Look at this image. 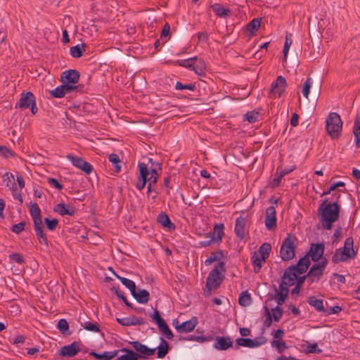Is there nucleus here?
I'll list each match as a JSON object with an SVG mask.
<instances>
[{"label":"nucleus","mask_w":360,"mask_h":360,"mask_svg":"<svg viewBox=\"0 0 360 360\" xmlns=\"http://www.w3.org/2000/svg\"><path fill=\"white\" fill-rule=\"evenodd\" d=\"M326 198L320 205L318 212L321 215L320 222L323 229L330 230L333 224L336 221L340 216V207L338 202H329Z\"/></svg>","instance_id":"f257e3e1"},{"label":"nucleus","mask_w":360,"mask_h":360,"mask_svg":"<svg viewBox=\"0 0 360 360\" xmlns=\"http://www.w3.org/2000/svg\"><path fill=\"white\" fill-rule=\"evenodd\" d=\"M357 251L354 249V239L352 237H348L345 241L344 246L335 250L331 260L335 264L344 263L355 259Z\"/></svg>","instance_id":"f03ea898"},{"label":"nucleus","mask_w":360,"mask_h":360,"mask_svg":"<svg viewBox=\"0 0 360 360\" xmlns=\"http://www.w3.org/2000/svg\"><path fill=\"white\" fill-rule=\"evenodd\" d=\"M225 265L224 262L219 261L210 272L206 281V288L207 289V295H210L212 290L220 286L224 278L222 272H226Z\"/></svg>","instance_id":"7ed1b4c3"},{"label":"nucleus","mask_w":360,"mask_h":360,"mask_svg":"<svg viewBox=\"0 0 360 360\" xmlns=\"http://www.w3.org/2000/svg\"><path fill=\"white\" fill-rule=\"evenodd\" d=\"M297 238L295 236L288 233L282 242L280 248V256L283 261H290L295 256Z\"/></svg>","instance_id":"20e7f679"},{"label":"nucleus","mask_w":360,"mask_h":360,"mask_svg":"<svg viewBox=\"0 0 360 360\" xmlns=\"http://www.w3.org/2000/svg\"><path fill=\"white\" fill-rule=\"evenodd\" d=\"M342 129V122L337 112H330L326 121V129L332 139H338Z\"/></svg>","instance_id":"39448f33"},{"label":"nucleus","mask_w":360,"mask_h":360,"mask_svg":"<svg viewBox=\"0 0 360 360\" xmlns=\"http://www.w3.org/2000/svg\"><path fill=\"white\" fill-rule=\"evenodd\" d=\"M328 261L326 258H323L320 262H314L305 276L307 282L310 286L314 282H319L322 278L325 269L328 265Z\"/></svg>","instance_id":"423d86ee"},{"label":"nucleus","mask_w":360,"mask_h":360,"mask_svg":"<svg viewBox=\"0 0 360 360\" xmlns=\"http://www.w3.org/2000/svg\"><path fill=\"white\" fill-rule=\"evenodd\" d=\"M15 108L25 110L30 108L32 115L38 112L36 105V98L32 91H24L20 94L19 101L15 104Z\"/></svg>","instance_id":"0eeeda50"},{"label":"nucleus","mask_w":360,"mask_h":360,"mask_svg":"<svg viewBox=\"0 0 360 360\" xmlns=\"http://www.w3.org/2000/svg\"><path fill=\"white\" fill-rule=\"evenodd\" d=\"M79 73L75 70H69L61 75L63 85L56 87L54 90H75L74 84L78 82Z\"/></svg>","instance_id":"6e6552de"},{"label":"nucleus","mask_w":360,"mask_h":360,"mask_svg":"<svg viewBox=\"0 0 360 360\" xmlns=\"http://www.w3.org/2000/svg\"><path fill=\"white\" fill-rule=\"evenodd\" d=\"M310 264V259L305 255L298 260L297 264L291 265L285 270V275L287 276H290V277L295 280L296 275L305 273Z\"/></svg>","instance_id":"1a4fd4ad"},{"label":"nucleus","mask_w":360,"mask_h":360,"mask_svg":"<svg viewBox=\"0 0 360 360\" xmlns=\"http://www.w3.org/2000/svg\"><path fill=\"white\" fill-rule=\"evenodd\" d=\"M138 168L139 171V181L136 185V188L141 191L143 190L148 181L150 180V176L151 174L150 170L148 167V164L144 162H139Z\"/></svg>","instance_id":"9d476101"},{"label":"nucleus","mask_w":360,"mask_h":360,"mask_svg":"<svg viewBox=\"0 0 360 360\" xmlns=\"http://www.w3.org/2000/svg\"><path fill=\"white\" fill-rule=\"evenodd\" d=\"M66 158L75 167L81 169L86 174H89L94 169L93 166L82 158L77 157L72 154L67 155Z\"/></svg>","instance_id":"9b49d317"},{"label":"nucleus","mask_w":360,"mask_h":360,"mask_svg":"<svg viewBox=\"0 0 360 360\" xmlns=\"http://www.w3.org/2000/svg\"><path fill=\"white\" fill-rule=\"evenodd\" d=\"M325 250V245L323 243H311L309 252L306 255L314 262H320L323 258Z\"/></svg>","instance_id":"f8f14e48"},{"label":"nucleus","mask_w":360,"mask_h":360,"mask_svg":"<svg viewBox=\"0 0 360 360\" xmlns=\"http://www.w3.org/2000/svg\"><path fill=\"white\" fill-rule=\"evenodd\" d=\"M80 345L79 341H74L70 345H65L60 348L59 354L63 357H73L81 351Z\"/></svg>","instance_id":"ddd939ff"},{"label":"nucleus","mask_w":360,"mask_h":360,"mask_svg":"<svg viewBox=\"0 0 360 360\" xmlns=\"http://www.w3.org/2000/svg\"><path fill=\"white\" fill-rule=\"evenodd\" d=\"M265 226L266 228L271 231L274 230L277 226V219L276 214V208L274 205H271L266 208L265 212Z\"/></svg>","instance_id":"4468645a"},{"label":"nucleus","mask_w":360,"mask_h":360,"mask_svg":"<svg viewBox=\"0 0 360 360\" xmlns=\"http://www.w3.org/2000/svg\"><path fill=\"white\" fill-rule=\"evenodd\" d=\"M198 324V319L195 316L192 317L190 320L184 321L178 325V321L174 320L173 325L176 330L179 333H189L193 330L195 326Z\"/></svg>","instance_id":"2eb2a0df"},{"label":"nucleus","mask_w":360,"mask_h":360,"mask_svg":"<svg viewBox=\"0 0 360 360\" xmlns=\"http://www.w3.org/2000/svg\"><path fill=\"white\" fill-rule=\"evenodd\" d=\"M129 345H131V347L138 354L141 355V359H144L146 356H152L155 352V349H150L139 341L129 342Z\"/></svg>","instance_id":"dca6fc26"},{"label":"nucleus","mask_w":360,"mask_h":360,"mask_svg":"<svg viewBox=\"0 0 360 360\" xmlns=\"http://www.w3.org/2000/svg\"><path fill=\"white\" fill-rule=\"evenodd\" d=\"M259 340H261V341H259L257 338L250 339L240 338L236 339V342L238 346H243L248 348H254L264 344L266 341V340L264 337L260 338Z\"/></svg>","instance_id":"f3484780"},{"label":"nucleus","mask_w":360,"mask_h":360,"mask_svg":"<svg viewBox=\"0 0 360 360\" xmlns=\"http://www.w3.org/2000/svg\"><path fill=\"white\" fill-rule=\"evenodd\" d=\"M118 323L124 326H140L146 323L145 320L141 317L131 316L129 317L117 318Z\"/></svg>","instance_id":"a211bd4d"},{"label":"nucleus","mask_w":360,"mask_h":360,"mask_svg":"<svg viewBox=\"0 0 360 360\" xmlns=\"http://www.w3.org/2000/svg\"><path fill=\"white\" fill-rule=\"evenodd\" d=\"M246 219L242 215L236 219L234 233L236 237L243 240L245 236Z\"/></svg>","instance_id":"6ab92c4d"},{"label":"nucleus","mask_w":360,"mask_h":360,"mask_svg":"<svg viewBox=\"0 0 360 360\" xmlns=\"http://www.w3.org/2000/svg\"><path fill=\"white\" fill-rule=\"evenodd\" d=\"M295 283V280L290 277V276H286L284 272L282 278L281 282L279 285V291H277L279 293H283L284 295L288 296L289 292L288 287L293 285Z\"/></svg>","instance_id":"aec40b11"},{"label":"nucleus","mask_w":360,"mask_h":360,"mask_svg":"<svg viewBox=\"0 0 360 360\" xmlns=\"http://www.w3.org/2000/svg\"><path fill=\"white\" fill-rule=\"evenodd\" d=\"M233 347V342L229 337L218 336L214 344V347L218 350H226Z\"/></svg>","instance_id":"412c9836"},{"label":"nucleus","mask_w":360,"mask_h":360,"mask_svg":"<svg viewBox=\"0 0 360 360\" xmlns=\"http://www.w3.org/2000/svg\"><path fill=\"white\" fill-rule=\"evenodd\" d=\"M33 225H34V230L35 231L36 236L39 240V243L40 244L44 245L46 247H48V245H49L48 239H47L46 234L44 233V230H43V229H44L43 223L36 224H33Z\"/></svg>","instance_id":"4be33fe9"},{"label":"nucleus","mask_w":360,"mask_h":360,"mask_svg":"<svg viewBox=\"0 0 360 360\" xmlns=\"http://www.w3.org/2000/svg\"><path fill=\"white\" fill-rule=\"evenodd\" d=\"M131 295L140 304H146L150 299V294L145 289L139 290L138 291L136 289Z\"/></svg>","instance_id":"5701e85b"},{"label":"nucleus","mask_w":360,"mask_h":360,"mask_svg":"<svg viewBox=\"0 0 360 360\" xmlns=\"http://www.w3.org/2000/svg\"><path fill=\"white\" fill-rule=\"evenodd\" d=\"M304 96V103L310 104L311 107H314L319 97V91H302Z\"/></svg>","instance_id":"b1692460"},{"label":"nucleus","mask_w":360,"mask_h":360,"mask_svg":"<svg viewBox=\"0 0 360 360\" xmlns=\"http://www.w3.org/2000/svg\"><path fill=\"white\" fill-rule=\"evenodd\" d=\"M120 351L124 352V354L118 356L115 360H139L141 357L135 351L128 348H122Z\"/></svg>","instance_id":"393cba45"},{"label":"nucleus","mask_w":360,"mask_h":360,"mask_svg":"<svg viewBox=\"0 0 360 360\" xmlns=\"http://www.w3.org/2000/svg\"><path fill=\"white\" fill-rule=\"evenodd\" d=\"M119 353V350H114L111 352H104L103 354H98L94 351H91L89 355L94 356L97 360H111L116 356Z\"/></svg>","instance_id":"a878e982"},{"label":"nucleus","mask_w":360,"mask_h":360,"mask_svg":"<svg viewBox=\"0 0 360 360\" xmlns=\"http://www.w3.org/2000/svg\"><path fill=\"white\" fill-rule=\"evenodd\" d=\"M308 304L313 307L317 311L323 313L326 312V308L323 306V300L317 299L315 296H309L307 299Z\"/></svg>","instance_id":"bb28decb"},{"label":"nucleus","mask_w":360,"mask_h":360,"mask_svg":"<svg viewBox=\"0 0 360 360\" xmlns=\"http://www.w3.org/2000/svg\"><path fill=\"white\" fill-rule=\"evenodd\" d=\"M157 221L163 227L167 228L169 230H172V229H175L174 224L171 221L168 215L164 212H161L158 214V216L157 217Z\"/></svg>","instance_id":"cd10ccee"},{"label":"nucleus","mask_w":360,"mask_h":360,"mask_svg":"<svg viewBox=\"0 0 360 360\" xmlns=\"http://www.w3.org/2000/svg\"><path fill=\"white\" fill-rule=\"evenodd\" d=\"M30 215L33 220V224L43 223L41 210L37 203H32L30 207Z\"/></svg>","instance_id":"c85d7f7f"},{"label":"nucleus","mask_w":360,"mask_h":360,"mask_svg":"<svg viewBox=\"0 0 360 360\" xmlns=\"http://www.w3.org/2000/svg\"><path fill=\"white\" fill-rule=\"evenodd\" d=\"M224 228L223 224H216L214 226L213 231L207 233V236L213 237L215 242H221L224 235Z\"/></svg>","instance_id":"c756f323"},{"label":"nucleus","mask_w":360,"mask_h":360,"mask_svg":"<svg viewBox=\"0 0 360 360\" xmlns=\"http://www.w3.org/2000/svg\"><path fill=\"white\" fill-rule=\"evenodd\" d=\"M160 340V344L155 349V350L158 349V357L162 359L168 354L169 351V345L163 338L161 337Z\"/></svg>","instance_id":"7c9ffc66"},{"label":"nucleus","mask_w":360,"mask_h":360,"mask_svg":"<svg viewBox=\"0 0 360 360\" xmlns=\"http://www.w3.org/2000/svg\"><path fill=\"white\" fill-rule=\"evenodd\" d=\"M54 212L58 213L61 216L69 215L73 216L75 213L74 207L68 208L64 203H58L53 208Z\"/></svg>","instance_id":"2f4dec72"},{"label":"nucleus","mask_w":360,"mask_h":360,"mask_svg":"<svg viewBox=\"0 0 360 360\" xmlns=\"http://www.w3.org/2000/svg\"><path fill=\"white\" fill-rule=\"evenodd\" d=\"M193 70L198 75H202L206 71V64L205 61L200 58H195Z\"/></svg>","instance_id":"473e14b6"},{"label":"nucleus","mask_w":360,"mask_h":360,"mask_svg":"<svg viewBox=\"0 0 360 360\" xmlns=\"http://www.w3.org/2000/svg\"><path fill=\"white\" fill-rule=\"evenodd\" d=\"M251 261L253 264L254 272L259 273L262 266V262H265L266 259H262V256L257 254V252H255L251 257Z\"/></svg>","instance_id":"72a5a7b5"},{"label":"nucleus","mask_w":360,"mask_h":360,"mask_svg":"<svg viewBox=\"0 0 360 360\" xmlns=\"http://www.w3.org/2000/svg\"><path fill=\"white\" fill-rule=\"evenodd\" d=\"M56 328L65 336L70 335L72 333L69 329V324L65 319H61L58 321Z\"/></svg>","instance_id":"f704fd0d"},{"label":"nucleus","mask_w":360,"mask_h":360,"mask_svg":"<svg viewBox=\"0 0 360 360\" xmlns=\"http://www.w3.org/2000/svg\"><path fill=\"white\" fill-rule=\"evenodd\" d=\"M271 250V245L269 243H264L257 252L262 256V259H266L269 257V253Z\"/></svg>","instance_id":"c9c22d12"},{"label":"nucleus","mask_w":360,"mask_h":360,"mask_svg":"<svg viewBox=\"0 0 360 360\" xmlns=\"http://www.w3.org/2000/svg\"><path fill=\"white\" fill-rule=\"evenodd\" d=\"M285 79L282 76H278L276 81L271 84V90H281L287 88Z\"/></svg>","instance_id":"e433bc0d"},{"label":"nucleus","mask_w":360,"mask_h":360,"mask_svg":"<svg viewBox=\"0 0 360 360\" xmlns=\"http://www.w3.org/2000/svg\"><path fill=\"white\" fill-rule=\"evenodd\" d=\"M224 257L223 252L220 250L213 252L211 255L205 261V266H210L213 262L219 261Z\"/></svg>","instance_id":"4c0bfd02"},{"label":"nucleus","mask_w":360,"mask_h":360,"mask_svg":"<svg viewBox=\"0 0 360 360\" xmlns=\"http://www.w3.org/2000/svg\"><path fill=\"white\" fill-rule=\"evenodd\" d=\"M114 274L120 281V282L130 290L131 294L136 289L135 283L133 281L122 277L115 273H114Z\"/></svg>","instance_id":"58836bf2"},{"label":"nucleus","mask_w":360,"mask_h":360,"mask_svg":"<svg viewBox=\"0 0 360 360\" xmlns=\"http://www.w3.org/2000/svg\"><path fill=\"white\" fill-rule=\"evenodd\" d=\"M211 7L216 15L219 17H226L230 13L229 9L225 8L224 6L219 4H213Z\"/></svg>","instance_id":"ea45409f"},{"label":"nucleus","mask_w":360,"mask_h":360,"mask_svg":"<svg viewBox=\"0 0 360 360\" xmlns=\"http://www.w3.org/2000/svg\"><path fill=\"white\" fill-rule=\"evenodd\" d=\"M252 302L251 295L248 291L243 292L238 299V303L242 307L250 305Z\"/></svg>","instance_id":"a19ab883"},{"label":"nucleus","mask_w":360,"mask_h":360,"mask_svg":"<svg viewBox=\"0 0 360 360\" xmlns=\"http://www.w3.org/2000/svg\"><path fill=\"white\" fill-rule=\"evenodd\" d=\"M85 51L84 44H77L70 48V53L73 58H79Z\"/></svg>","instance_id":"79ce46f5"},{"label":"nucleus","mask_w":360,"mask_h":360,"mask_svg":"<svg viewBox=\"0 0 360 360\" xmlns=\"http://www.w3.org/2000/svg\"><path fill=\"white\" fill-rule=\"evenodd\" d=\"M305 281H307V277H305V276H300L299 275H296V285L295 287L291 291L292 295L300 293L302 285Z\"/></svg>","instance_id":"37998d69"},{"label":"nucleus","mask_w":360,"mask_h":360,"mask_svg":"<svg viewBox=\"0 0 360 360\" xmlns=\"http://www.w3.org/2000/svg\"><path fill=\"white\" fill-rule=\"evenodd\" d=\"M108 160L114 165L115 172L117 173L120 172L121 170V160L118 155L115 153H112L108 156Z\"/></svg>","instance_id":"c03bdc74"},{"label":"nucleus","mask_w":360,"mask_h":360,"mask_svg":"<svg viewBox=\"0 0 360 360\" xmlns=\"http://www.w3.org/2000/svg\"><path fill=\"white\" fill-rule=\"evenodd\" d=\"M292 44V34H287L285 36V40L283 47V61L287 60L288 54L289 52V49L290 46Z\"/></svg>","instance_id":"a18cd8bd"},{"label":"nucleus","mask_w":360,"mask_h":360,"mask_svg":"<svg viewBox=\"0 0 360 360\" xmlns=\"http://www.w3.org/2000/svg\"><path fill=\"white\" fill-rule=\"evenodd\" d=\"M158 327L160 331L165 335L167 339L171 340L173 338L174 335L165 321Z\"/></svg>","instance_id":"49530a36"},{"label":"nucleus","mask_w":360,"mask_h":360,"mask_svg":"<svg viewBox=\"0 0 360 360\" xmlns=\"http://www.w3.org/2000/svg\"><path fill=\"white\" fill-rule=\"evenodd\" d=\"M259 112L256 111H248L244 115V120L250 123H255L258 120Z\"/></svg>","instance_id":"de8ad7c7"},{"label":"nucleus","mask_w":360,"mask_h":360,"mask_svg":"<svg viewBox=\"0 0 360 360\" xmlns=\"http://www.w3.org/2000/svg\"><path fill=\"white\" fill-rule=\"evenodd\" d=\"M260 26V21L258 19H253L247 26V30L251 33L255 32L259 29Z\"/></svg>","instance_id":"09e8293b"},{"label":"nucleus","mask_w":360,"mask_h":360,"mask_svg":"<svg viewBox=\"0 0 360 360\" xmlns=\"http://www.w3.org/2000/svg\"><path fill=\"white\" fill-rule=\"evenodd\" d=\"M44 223L46 226L47 229L53 231L56 229L58 224V220L56 219H50L49 218L46 217L44 219Z\"/></svg>","instance_id":"8fccbe9b"},{"label":"nucleus","mask_w":360,"mask_h":360,"mask_svg":"<svg viewBox=\"0 0 360 360\" xmlns=\"http://www.w3.org/2000/svg\"><path fill=\"white\" fill-rule=\"evenodd\" d=\"M353 133L355 139L360 140V116H357L355 119L353 127Z\"/></svg>","instance_id":"3c124183"},{"label":"nucleus","mask_w":360,"mask_h":360,"mask_svg":"<svg viewBox=\"0 0 360 360\" xmlns=\"http://www.w3.org/2000/svg\"><path fill=\"white\" fill-rule=\"evenodd\" d=\"M84 328L88 331L100 332V328L96 323L86 321L84 323Z\"/></svg>","instance_id":"603ef678"},{"label":"nucleus","mask_w":360,"mask_h":360,"mask_svg":"<svg viewBox=\"0 0 360 360\" xmlns=\"http://www.w3.org/2000/svg\"><path fill=\"white\" fill-rule=\"evenodd\" d=\"M8 257L11 262H15L18 264H22L25 262L23 256L20 253H12Z\"/></svg>","instance_id":"864d4df0"},{"label":"nucleus","mask_w":360,"mask_h":360,"mask_svg":"<svg viewBox=\"0 0 360 360\" xmlns=\"http://www.w3.org/2000/svg\"><path fill=\"white\" fill-rule=\"evenodd\" d=\"M25 225V221H21L18 224L13 225L11 228V231L16 234H20L22 231H24Z\"/></svg>","instance_id":"5fc2aeb1"},{"label":"nucleus","mask_w":360,"mask_h":360,"mask_svg":"<svg viewBox=\"0 0 360 360\" xmlns=\"http://www.w3.org/2000/svg\"><path fill=\"white\" fill-rule=\"evenodd\" d=\"M272 312L274 321H279L283 316V309L279 306H276L275 308L272 309Z\"/></svg>","instance_id":"6e6d98bb"},{"label":"nucleus","mask_w":360,"mask_h":360,"mask_svg":"<svg viewBox=\"0 0 360 360\" xmlns=\"http://www.w3.org/2000/svg\"><path fill=\"white\" fill-rule=\"evenodd\" d=\"M272 347H276L279 352H282L285 349L288 348L286 343L284 341L273 340L271 342Z\"/></svg>","instance_id":"4d7b16f0"},{"label":"nucleus","mask_w":360,"mask_h":360,"mask_svg":"<svg viewBox=\"0 0 360 360\" xmlns=\"http://www.w3.org/2000/svg\"><path fill=\"white\" fill-rule=\"evenodd\" d=\"M195 62V58H188L186 60H181L178 61V63L179 65L187 68H191L193 70V65H194Z\"/></svg>","instance_id":"13d9d810"},{"label":"nucleus","mask_w":360,"mask_h":360,"mask_svg":"<svg viewBox=\"0 0 360 360\" xmlns=\"http://www.w3.org/2000/svg\"><path fill=\"white\" fill-rule=\"evenodd\" d=\"M150 316L152 317L153 321L155 322L157 326H160L162 323H164L165 321L160 316V312L158 309H155L153 314H150Z\"/></svg>","instance_id":"bf43d9fd"},{"label":"nucleus","mask_w":360,"mask_h":360,"mask_svg":"<svg viewBox=\"0 0 360 360\" xmlns=\"http://www.w3.org/2000/svg\"><path fill=\"white\" fill-rule=\"evenodd\" d=\"M4 181L6 182V186H10L11 185L13 187L15 186V183L14 181V176L11 173L6 172L4 176Z\"/></svg>","instance_id":"052dcab7"},{"label":"nucleus","mask_w":360,"mask_h":360,"mask_svg":"<svg viewBox=\"0 0 360 360\" xmlns=\"http://www.w3.org/2000/svg\"><path fill=\"white\" fill-rule=\"evenodd\" d=\"M0 155L5 158H8L9 157H13L14 153L6 146H0Z\"/></svg>","instance_id":"680f3d73"},{"label":"nucleus","mask_w":360,"mask_h":360,"mask_svg":"<svg viewBox=\"0 0 360 360\" xmlns=\"http://www.w3.org/2000/svg\"><path fill=\"white\" fill-rule=\"evenodd\" d=\"M264 309H265L266 319L264 321V326L266 328H269L271 326V325L272 323V316H271V313L267 307H265Z\"/></svg>","instance_id":"e2e57ef3"},{"label":"nucleus","mask_w":360,"mask_h":360,"mask_svg":"<svg viewBox=\"0 0 360 360\" xmlns=\"http://www.w3.org/2000/svg\"><path fill=\"white\" fill-rule=\"evenodd\" d=\"M341 311H342V308L338 305H335L334 307H330L329 308L326 309V312H323V314H325V315L335 314H339Z\"/></svg>","instance_id":"0e129e2a"},{"label":"nucleus","mask_w":360,"mask_h":360,"mask_svg":"<svg viewBox=\"0 0 360 360\" xmlns=\"http://www.w3.org/2000/svg\"><path fill=\"white\" fill-rule=\"evenodd\" d=\"M176 88L177 90H182V89H187V90H193L194 89H196L197 86L195 84H189L183 85L180 82L176 83Z\"/></svg>","instance_id":"69168bd1"},{"label":"nucleus","mask_w":360,"mask_h":360,"mask_svg":"<svg viewBox=\"0 0 360 360\" xmlns=\"http://www.w3.org/2000/svg\"><path fill=\"white\" fill-rule=\"evenodd\" d=\"M70 91H49V96H47L48 98H64L66 96L67 93H70Z\"/></svg>","instance_id":"338daca9"},{"label":"nucleus","mask_w":360,"mask_h":360,"mask_svg":"<svg viewBox=\"0 0 360 360\" xmlns=\"http://www.w3.org/2000/svg\"><path fill=\"white\" fill-rule=\"evenodd\" d=\"M48 183L53 187L61 190L63 188V186L55 178H49Z\"/></svg>","instance_id":"774afa93"}]
</instances>
